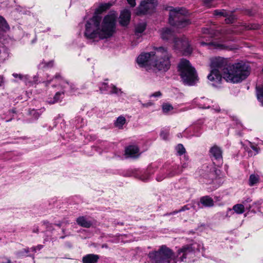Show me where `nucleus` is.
<instances>
[{
	"label": "nucleus",
	"mask_w": 263,
	"mask_h": 263,
	"mask_svg": "<svg viewBox=\"0 0 263 263\" xmlns=\"http://www.w3.org/2000/svg\"><path fill=\"white\" fill-rule=\"evenodd\" d=\"M65 238V236H61L60 237L61 239H64Z\"/></svg>",
	"instance_id": "69168bd1"
},
{
	"label": "nucleus",
	"mask_w": 263,
	"mask_h": 263,
	"mask_svg": "<svg viewBox=\"0 0 263 263\" xmlns=\"http://www.w3.org/2000/svg\"><path fill=\"white\" fill-rule=\"evenodd\" d=\"M213 0H203V4L205 6L207 7H211V3Z\"/></svg>",
	"instance_id": "c9c22d12"
},
{
	"label": "nucleus",
	"mask_w": 263,
	"mask_h": 263,
	"mask_svg": "<svg viewBox=\"0 0 263 263\" xmlns=\"http://www.w3.org/2000/svg\"><path fill=\"white\" fill-rule=\"evenodd\" d=\"M54 78H55V79H59V78H61V76L60 75V74L58 73V74H57L54 76Z\"/></svg>",
	"instance_id": "6e6d98bb"
},
{
	"label": "nucleus",
	"mask_w": 263,
	"mask_h": 263,
	"mask_svg": "<svg viewBox=\"0 0 263 263\" xmlns=\"http://www.w3.org/2000/svg\"><path fill=\"white\" fill-rule=\"evenodd\" d=\"M69 85H70V87L71 90H73L74 89V84H72V83H70L69 84Z\"/></svg>",
	"instance_id": "5fc2aeb1"
},
{
	"label": "nucleus",
	"mask_w": 263,
	"mask_h": 263,
	"mask_svg": "<svg viewBox=\"0 0 263 263\" xmlns=\"http://www.w3.org/2000/svg\"><path fill=\"white\" fill-rule=\"evenodd\" d=\"M202 107L204 108H210V106H204Z\"/></svg>",
	"instance_id": "e2e57ef3"
},
{
	"label": "nucleus",
	"mask_w": 263,
	"mask_h": 263,
	"mask_svg": "<svg viewBox=\"0 0 263 263\" xmlns=\"http://www.w3.org/2000/svg\"><path fill=\"white\" fill-rule=\"evenodd\" d=\"M128 3L131 6V7H134L136 6L135 0H127Z\"/></svg>",
	"instance_id": "37998d69"
},
{
	"label": "nucleus",
	"mask_w": 263,
	"mask_h": 263,
	"mask_svg": "<svg viewBox=\"0 0 263 263\" xmlns=\"http://www.w3.org/2000/svg\"><path fill=\"white\" fill-rule=\"evenodd\" d=\"M51 82V80L50 81H47L46 82H45V85L46 86H47L48 85H49Z\"/></svg>",
	"instance_id": "13d9d810"
},
{
	"label": "nucleus",
	"mask_w": 263,
	"mask_h": 263,
	"mask_svg": "<svg viewBox=\"0 0 263 263\" xmlns=\"http://www.w3.org/2000/svg\"><path fill=\"white\" fill-rule=\"evenodd\" d=\"M165 10L169 11V24L173 27L178 28L181 24V9L167 6Z\"/></svg>",
	"instance_id": "423d86ee"
},
{
	"label": "nucleus",
	"mask_w": 263,
	"mask_h": 263,
	"mask_svg": "<svg viewBox=\"0 0 263 263\" xmlns=\"http://www.w3.org/2000/svg\"><path fill=\"white\" fill-rule=\"evenodd\" d=\"M201 44L203 45H207L209 46H213V48L217 49H223L224 48V46L223 44L218 43L217 42H211L209 43H206L204 42H201Z\"/></svg>",
	"instance_id": "b1692460"
},
{
	"label": "nucleus",
	"mask_w": 263,
	"mask_h": 263,
	"mask_svg": "<svg viewBox=\"0 0 263 263\" xmlns=\"http://www.w3.org/2000/svg\"><path fill=\"white\" fill-rule=\"evenodd\" d=\"M176 149H177V154L179 156H181V144H178V145L176 147Z\"/></svg>",
	"instance_id": "a18cd8bd"
},
{
	"label": "nucleus",
	"mask_w": 263,
	"mask_h": 263,
	"mask_svg": "<svg viewBox=\"0 0 263 263\" xmlns=\"http://www.w3.org/2000/svg\"><path fill=\"white\" fill-rule=\"evenodd\" d=\"M38 232H39V229H38V228H36L34 229L33 230V232H34V233H37Z\"/></svg>",
	"instance_id": "4d7b16f0"
},
{
	"label": "nucleus",
	"mask_w": 263,
	"mask_h": 263,
	"mask_svg": "<svg viewBox=\"0 0 263 263\" xmlns=\"http://www.w3.org/2000/svg\"><path fill=\"white\" fill-rule=\"evenodd\" d=\"M43 65V67H52L54 65V61L51 60L48 63H42L41 64V65Z\"/></svg>",
	"instance_id": "72a5a7b5"
},
{
	"label": "nucleus",
	"mask_w": 263,
	"mask_h": 263,
	"mask_svg": "<svg viewBox=\"0 0 263 263\" xmlns=\"http://www.w3.org/2000/svg\"><path fill=\"white\" fill-rule=\"evenodd\" d=\"M138 152V147L134 145L129 146L125 149V154L130 157H136Z\"/></svg>",
	"instance_id": "6ab92c4d"
},
{
	"label": "nucleus",
	"mask_w": 263,
	"mask_h": 263,
	"mask_svg": "<svg viewBox=\"0 0 263 263\" xmlns=\"http://www.w3.org/2000/svg\"><path fill=\"white\" fill-rule=\"evenodd\" d=\"M214 14L217 16H224L227 17L229 16L228 18L226 19L227 23H231L233 22L234 20V17L230 15V13L229 12L226 11L225 10H215L214 11Z\"/></svg>",
	"instance_id": "4468645a"
},
{
	"label": "nucleus",
	"mask_w": 263,
	"mask_h": 263,
	"mask_svg": "<svg viewBox=\"0 0 263 263\" xmlns=\"http://www.w3.org/2000/svg\"><path fill=\"white\" fill-rule=\"evenodd\" d=\"M215 110L217 112H219L220 111V108H217L216 109H215Z\"/></svg>",
	"instance_id": "0e129e2a"
},
{
	"label": "nucleus",
	"mask_w": 263,
	"mask_h": 263,
	"mask_svg": "<svg viewBox=\"0 0 263 263\" xmlns=\"http://www.w3.org/2000/svg\"><path fill=\"white\" fill-rule=\"evenodd\" d=\"M187 13H188L186 9H183L182 8V16L185 15V17H182V22H181L182 28L184 27L191 24V21H190V19L186 16Z\"/></svg>",
	"instance_id": "aec40b11"
},
{
	"label": "nucleus",
	"mask_w": 263,
	"mask_h": 263,
	"mask_svg": "<svg viewBox=\"0 0 263 263\" xmlns=\"http://www.w3.org/2000/svg\"><path fill=\"white\" fill-rule=\"evenodd\" d=\"M149 175L147 174H143L141 175L140 179L144 181H145L148 179Z\"/></svg>",
	"instance_id": "4c0bfd02"
},
{
	"label": "nucleus",
	"mask_w": 263,
	"mask_h": 263,
	"mask_svg": "<svg viewBox=\"0 0 263 263\" xmlns=\"http://www.w3.org/2000/svg\"><path fill=\"white\" fill-rule=\"evenodd\" d=\"M55 225L58 226V227H60L62 226V222H60L58 223L55 224Z\"/></svg>",
	"instance_id": "bf43d9fd"
},
{
	"label": "nucleus",
	"mask_w": 263,
	"mask_h": 263,
	"mask_svg": "<svg viewBox=\"0 0 263 263\" xmlns=\"http://www.w3.org/2000/svg\"><path fill=\"white\" fill-rule=\"evenodd\" d=\"M210 66L211 69L208 79L214 86L219 85L222 78L227 82L238 83L250 74L249 66L243 62L231 65L227 59L221 57L212 59Z\"/></svg>",
	"instance_id": "f257e3e1"
},
{
	"label": "nucleus",
	"mask_w": 263,
	"mask_h": 263,
	"mask_svg": "<svg viewBox=\"0 0 263 263\" xmlns=\"http://www.w3.org/2000/svg\"><path fill=\"white\" fill-rule=\"evenodd\" d=\"M182 81L188 86L194 85L198 81L197 71L189 60L182 59Z\"/></svg>",
	"instance_id": "39448f33"
},
{
	"label": "nucleus",
	"mask_w": 263,
	"mask_h": 263,
	"mask_svg": "<svg viewBox=\"0 0 263 263\" xmlns=\"http://www.w3.org/2000/svg\"><path fill=\"white\" fill-rule=\"evenodd\" d=\"M247 29L249 30V29H255L254 28H253L252 27H249L248 26L247 28Z\"/></svg>",
	"instance_id": "680f3d73"
},
{
	"label": "nucleus",
	"mask_w": 263,
	"mask_h": 263,
	"mask_svg": "<svg viewBox=\"0 0 263 263\" xmlns=\"http://www.w3.org/2000/svg\"><path fill=\"white\" fill-rule=\"evenodd\" d=\"M182 253H183V254L182 255V261L183 260V258H186L185 256V252L186 251V249L185 248H182L181 250Z\"/></svg>",
	"instance_id": "de8ad7c7"
},
{
	"label": "nucleus",
	"mask_w": 263,
	"mask_h": 263,
	"mask_svg": "<svg viewBox=\"0 0 263 263\" xmlns=\"http://www.w3.org/2000/svg\"><path fill=\"white\" fill-rule=\"evenodd\" d=\"M42 248H43L42 245H38L36 247H33L31 248L30 249L31 251H33V252H36V250H40Z\"/></svg>",
	"instance_id": "58836bf2"
},
{
	"label": "nucleus",
	"mask_w": 263,
	"mask_h": 263,
	"mask_svg": "<svg viewBox=\"0 0 263 263\" xmlns=\"http://www.w3.org/2000/svg\"><path fill=\"white\" fill-rule=\"evenodd\" d=\"M2 263H11V261L10 259H7V260L6 262H3Z\"/></svg>",
	"instance_id": "052dcab7"
},
{
	"label": "nucleus",
	"mask_w": 263,
	"mask_h": 263,
	"mask_svg": "<svg viewBox=\"0 0 263 263\" xmlns=\"http://www.w3.org/2000/svg\"><path fill=\"white\" fill-rule=\"evenodd\" d=\"M110 89V85L109 86L106 83H103L100 86V90L101 93H106L108 91L109 89Z\"/></svg>",
	"instance_id": "c85d7f7f"
},
{
	"label": "nucleus",
	"mask_w": 263,
	"mask_h": 263,
	"mask_svg": "<svg viewBox=\"0 0 263 263\" xmlns=\"http://www.w3.org/2000/svg\"><path fill=\"white\" fill-rule=\"evenodd\" d=\"M23 251H24V254L28 253L30 251V249L28 248H27L24 249Z\"/></svg>",
	"instance_id": "603ef678"
},
{
	"label": "nucleus",
	"mask_w": 263,
	"mask_h": 263,
	"mask_svg": "<svg viewBox=\"0 0 263 263\" xmlns=\"http://www.w3.org/2000/svg\"><path fill=\"white\" fill-rule=\"evenodd\" d=\"M157 5V0H144L137 8L136 14L139 15L151 13L154 11Z\"/></svg>",
	"instance_id": "0eeeda50"
},
{
	"label": "nucleus",
	"mask_w": 263,
	"mask_h": 263,
	"mask_svg": "<svg viewBox=\"0 0 263 263\" xmlns=\"http://www.w3.org/2000/svg\"><path fill=\"white\" fill-rule=\"evenodd\" d=\"M15 254L18 257H22L24 256V252L23 250L22 251H17L15 253Z\"/></svg>",
	"instance_id": "ea45409f"
},
{
	"label": "nucleus",
	"mask_w": 263,
	"mask_h": 263,
	"mask_svg": "<svg viewBox=\"0 0 263 263\" xmlns=\"http://www.w3.org/2000/svg\"><path fill=\"white\" fill-rule=\"evenodd\" d=\"M260 180L259 176L257 174H251L249 179V185L252 186L259 183Z\"/></svg>",
	"instance_id": "412c9836"
},
{
	"label": "nucleus",
	"mask_w": 263,
	"mask_h": 263,
	"mask_svg": "<svg viewBox=\"0 0 263 263\" xmlns=\"http://www.w3.org/2000/svg\"><path fill=\"white\" fill-rule=\"evenodd\" d=\"M174 254L165 246H162L158 251L148 254L151 263H176Z\"/></svg>",
	"instance_id": "20e7f679"
},
{
	"label": "nucleus",
	"mask_w": 263,
	"mask_h": 263,
	"mask_svg": "<svg viewBox=\"0 0 263 263\" xmlns=\"http://www.w3.org/2000/svg\"><path fill=\"white\" fill-rule=\"evenodd\" d=\"M109 94H116L118 96H120L123 93V91L120 88L117 87L113 84L110 85V90L108 92Z\"/></svg>",
	"instance_id": "5701e85b"
},
{
	"label": "nucleus",
	"mask_w": 263,
	"mask_h": 263,
	"mask_svg": "<svg viewBox=\"0 0 263 263\" xmlns=\"http://www.w3.org/2000/svg\"><path fill=\"white\" fill-rule=\"evenodd\" d=\"M4 83V78L3 76H0V86Z\"/></svg>",
	"instance_id": "3c124183"
},
{
	"label": "nucleus",
	"mask_w": 263,
	"mask_h": 263,
	"mask_svg": "<svg viewBox=\"0 0 263 263\" xmlns=\"http://www.w3.org/2000/svg\"><path fill=\"white\" fill-rule=\"evenodd\" d=\"M141 104H142V107H147L148 106H152L153 104L151 102H148L147 103H141Z\"/></svg>",
	"instance_id": "49530a36"
},
{
	"label": "nucleus",
	"mask_w": 263,
	"mask_h": 263,
	"mask_svg": "<svg viewBox=\"0 0 263 263\" xmlns=\"http://www.w3.org/2000/svg\"><path fill=\"white\" fill-rule=\"evenodd\" d=\"M202 32L204 34H212V30L208 28H203L202 29Z\"/></svg>",
	"instance_id": "79ce46f5"
},
{
	"label": "nucleus",
	"mask_w": 263,
	"mask_h": 263,
	"mask_svg": "<svg viewBox=\"0 0 263 263\" xmlns=\"http://www.w3.org/2000/svg\"><path fill=\"white\" fill-rule=\"evenodd\" d=\"M193 49L189 39L182 35V55H190L192 53Z\"/></svg>",
	"instance_id": "9d476101"
},
{
	"label": "nucleus",
	"mask_w": 263,
	"mask_h": 263,
	"mask_svg": "<svg viewBox=\"0 0 263 263\" xmlns=\"http://www.w3.org/2000/svg\"><path fill=\"white\" fill-rule=\"evenodd\" d=\"M138 65L147 70L154 68L158 70H167L170 66L168 52L165 48L159 47L155 51L141 54L137 59Z\"/></svg>",
	"instance_id": "7ed1b4c3"
},
{
	"label": "nucleus",
	"mask_w": 263,
	"mask_h": 263,
	"mask_svg": "<svg viewBox=\"0 0 263 263\" xmlns=\"http://www.w3.org/2000/svg\"><path fill=\"white\" fill-rule=\"evenodd\" d=\"M160 136L163 139L166 140L168 136V132L167 130H162L160 133Z\"/></svg>",
	"instance_id": "f704fd0d"
},
{
	"label": "nucleus",
	"mask_w": 263,
	"mask_h": 263,
	"mask_svg": "<svg viewBox=\"0 0 263 263\" xmlns=\"http://www.w3.org/2000/svg\"><path fill=\"white\" fill-rule=\"evenodd\" d=\"M173 106L169 104L164 103L162 105V110L164 113L168 112L169 111L173 109Z\"/></svg>",
	"instance_id": "c756f323"
},
{
	"label": "nucleus",
	"mask_w": 263,
	"mask_h": 263,
	"mask_svg": "<svg viewBox=\"0 0 263 263\" xmlns=\"http://www.w3.org/2000/svg\"><path fill=\"white\" fill-rule=\"evenodd\" d=\"M165 177V176H164V175H163L162 177H160V176H158L157 177V181H162L164 178Z\"/></svg>",
	"instance_id": "8fccbe9b"
},
{
	"label": "nucleus",
	"mask_w": 263,
	"mask_h": 263,
	"mask_svg": "<svg viewBox=\"0 0 263 263\" xmlns=\"http://www.w3.org/2000/svg\"><path fill=\"white\" fill-rule=\"evenodd\" d=\"M161 96H162L161 92L160 91H157V92H155L152 93L150 96V97H160Z\"/></svg>",
	"instance_id": "e433bc0d"
},
{
	"label": "nucleus",
	"mask_w": 263,
	"mask_h": 263,
	"mask_svg": "<svg viewBox=\"0 0 263 263\" xmlns=\"http://www.w3.org/2000/svg\"><path fill=\"white\" fill-rule=\"evenodd\" d=\"M200 202L205 207H212L214 205V200L209 196H205L201 197Z\"/></svg>",
	"instance_id": "a211bd4d"
},
{
	"label": "nucleus",
	"mask_w": 263,
	"mask_h": 263,
	"mask_svg": "<svg viewBox=\"0 0 263 263\" xmlns=\"http://www.w3.org/2000/svg\"><path fill=\"white\" fill-rule=\"evenodd\" d=\"M177 68H178V71H181V63H178V66H177Z\"/></svg>",
	"instance_id": "864d4df0"
},
{
	"label": "nucleus",
	"mask_w": 263,
	"mask_h": 263,
	"mask_svg": "<svg viewBox=\"0 0 263 263\" xmlns=\"http://www.w3.org/2000/svg\"><path fill=\"white\" fill-rule=\"evenodd\" d=\"M13 76L14 78H18L20 80H23L27 84V80L28 79L27 76H24L21 74L13 73Z\"/></svg>",
	"instance_id": "473e14b6"
},
{
	"label": "nucleus",
	"mask_w": 263,
	"mask_h": 263,
	"mask_svg": "<svg viewBox=\"0 0 263 263\" xmlns=\"http://www.w3.org/2000/svg\"><path fill=\"white\" fill-rule=\"evenodd\" d=\"M62 232H63V233H65V230H64V229H63V230H62Z\"/></svg>",
	"instance_id": "338daca9"
},
{
	"label": "nucleus",
	"mask_w": 263,
	"mask_h": 263,
	"mask_svg": "<svg viewBox=\"0 0 263 263\" xmlns=\"http://www.w3.org/2000/svg\"><path fill=\"white\" fill-rule=\"evenodd\" d=\"M182 156H183V160L182 159V168H185L191 166V160L189 156L186 153L185 148L182 145Z\"/></svg>",
	"instance_id": "f3484780"
},
{
	"label": "nucleus",
	"mask_w": 263,
	"mask_h": 263,
	"mask_svg": "<svg viewBox=\"0 0 263 263\" xmlns=\"http://www.w3.org/2000/svg\"><path fill=\"white\" fill-rule=\"evenodd\" d=\"M146 28V25L144 23H140L136 27V35H138V33H142Z\"/></svg>",
	"instance_id": "bb28decb"
},
{
	"label": "nucleus",
	"mask_w": 263,
	"mask_h": 263,
	"mask_svg": "<svg viewBox=\"0 0 263 263\" xmlns=\"http://www.w3.org/2000/svg\"><path fill=\"white\" fill-rule=\"evenodd\" d=\"M32 112H33V115L34 116L35 118H38L39 116H40L39 113L37 111H36L35 110H32Z\"/></svg>",
	"instance_id": "09e8293b"
},
{
	"label": "nucleus",
	"mask_w": 263,
	"mask_h": 263,
	"mask_svg": "<svg viewBox=\"0 0 263 263\" xmlns=\"http://www.w3.org/2000/svg\"><path fill=\"white\" fill-rule=\"evenodd\" d=\"M117 16L114 13L106 15L101 22V16L96 15L88 20L85 24L84 35L87 39H108L116 31Z\"/></svg>",
	"instance_id": "f03ea898"
},
{
	"label": "nucleus",
	"mask_w": 263,
	"mask_h": 263,
	"mask_svg": "<svg viewBox=\"0 0 263 263\" xmlns=\"http://www.w3.org/2000/svg\"><path fill=\"white\" fill-rule=\"evenodd\" d=\"M62 93H63V92L62 93L60 92H57L53 97V101L51 100L49 102V103L54 104V103L58 102L59 100H60V97Z\"/></svg>",
	"instance_id": "2f4dec72"
},
{
	"label": "nucleus",
	"mask_w": 263,
	"mask_h": 263,
	"mask_svg": "<svg viewBox=\"0 0 263 263\" xmlns=\"http://www.w3.org/2000/svg\"><path fill=\"white\" fill-rule=\"evenodd\" d=\"M161 37L164 40L173 41L174 48L175 50H179L180 48V40L177 38L174 31L168 28H163L161 30Z\"/></svg>",
	"instance_id": "6e6552de"
},
{
	"label": "nucleus",
	"mask_w": 263,
	"mask_h": 263,
	"mask_svg": "<svg viewBox=\"0 0 263 263\" xmlns=\"http://www.w3.org/2000/svg\"><path fill=\"white\" fill-rule=\"evenodd\" d=\"M178 167H173L171 168V170L170 171V172L167 174V176L168 177H172L174 176L175 175L178 174Z\"/></svg>",
	"instance_id": "7c9ffc66"
},
{
	"label": "nucleus",
	"mask_w": 263,
	"mask_h": 263,
	"mask_svg": "<svg viewBox=\"0 0 263 263\" xmlns=\"http://www.w3.org/2000/svg\"><path fill=\"white\" fill-rule=\"evenodd\" d=\"M257 99L263 106V87L261 88L256 87Z\"/></svg>",
	"instance_id": "cd10ccee"
},
{
	"label": "nucleus",
	"mask_w": 263,
	"mask_h": 263,
	"mask_svg": "<svg viewBox=\"0 0 263 263\" xmlns=\"http://www.w3.org/2000/svg\"><path fill=\"white\" fill-rule=\"evenodd\" d=\"M251 147L255 152L254 155L258 153L259 150V148L252 145V144H251Z\"/></svg>",
	"instance_id": "a19ab883"
},
{
	"label": "nucleus",
	"mask_w": 263,
	"mask_h": 263,
	"mask_svg": "<svg viewBox=\"0 0 263 263\" xmlns=\"http://www.w3.org/2000/svg\"><path fill=\"white\" fill-rule=\"evenodd\" d=\"M9 26L4 17L0 16V30L6 31L9 29Z\"/></svg>",
	"instance_id": "a878e982"
},
{
	"label": "nucleus",
	"mask_w": 263,
	"mask_h": 263,
	"mask_svg": "<svg viewBox=\"0 0 263 263\" xmlns=\"http://www.w3.org/2000/svg\"><path fill=\"white\" fill-rule=\"evenodd\" d=\"M199 172L203 178L210 180H213L216 176L215 168L212 165H203Z\"/></svg>",
	"instance_id": "1a4fd4ad"
},
{
	"label": "nucleus",
	"mask_w": 263,
	"mask_h": 263,
	"mask_svg": "<svg viewBox=\"0 0 263 263\" xmlns=\"http://www.w3.org/2000/svg\"><path fill=\"white\" fill-rule=\"evenodd\" d=\"M100 256L94 254H88L84 256L82 258L83 263H97Z\"/></svg>",
	"instance_id": "dca6fc26"
},
{
	"label": "nucleus",
	"mask_w": 263,
	"mask_h": 263,
	"mask_svg": "<svg viewBox=\"0 0 263 263\" xmlns=\"http://www.w3.org/2000/svg\"><path fill=\"white\" fill-rule=\"evenodd\" d=\"M76 222L78 225L85 228H90L92 224V222L85 216L78 217L76 219Z\"/></svg>",
	"instance_id": "2eb2a0df"
},
{
	"label": "nucleus",
	"mask_w": 263,
	"mask_h": 263,
	"mask_svg": "<svg viewBox=\"0 0 263 263\" xmlns=\"http://www.w3.org/2000/svg\"><path fill=\"white\" fill-rule=\"evenodd\" d=\"M111 6L110 3H104L101 4L96 10V13H101L104 11L108 9Z\"/></svg>",
	"instance_id": "4be33fe9"
},
{
	"label": "nucleus",
	"mask_w": 263,
	"mask_h": 263,
	"mask_svg": "<svg viewBox=\"0 0 263 263\" xmlns=\"http://www.w3.org/2000/svg\"><path fill=\"white\" fill-rule=\"evenodd\" d=\"M251 199L248 198L246 200L243 201L241 204H236L233 207V210L235 212L238 214H242L245 212V209L250 210L251 206L249 205H247V203L250 202Z\"/></svg>",
	"instance_id": "9b49d317"
},
{
	"label": "nucleus",
	"mask_w": 263,
	"mask_h": 263,
	"mask_svg": "<svg viewBox=\"0 0 263 263\" xmlns=\"http://www.w3.org/2000/svg\"><path fill=\"white\" fill-rule=\"evenodd\" d=\"M222 153L221 148L216 145L211 147L210 150V156L220 162L222 160Z\"/></svg>",
	"instance_id": "ddd939ff"
},
{
	"label": "nucleus",
	"mask_w": 263,
	"mask_h": 263,
	"mask_svg": "<svg viewBox=\"0 0 263 263\" xmlns=\"http://www.w3.org/2000/svg\"><path fill=\"white\" fill-rule=\"evenodd\" d=\"M192 208V206L190 204L184 205L183 207H182V211L190 210Z\"/></svg>",
	"instance_id": "c03bdc74"
},
{
	"label": "nucleus",
	"mask_w": 263,
	"mask_h": 263,
	"mask_svg": "<svg viewBox=\"0 0 263 263\" xmlns=\"http://www.w3.org/2000/svg\"><path fill=\"white\" fill-rule=\"evenodd\" d=\"M125 118L123 116H120L117 119L115 124L116 127L119 128H121L123 125L125 124Z\"/></svg>",
	"instance_id": "393cba45"
},
{
	"label": "nucleus",
	"mask_w": 263,
	"mask_h": 263,
	"mask_svg": "<svg viewBox=\"0 0 263 263\" xmlns=\"http://www.w3.org/2000/svg\"><path fill=\"white\" fill-rule=\"evenodd\" d=\"M130 12L127 9L122 11L120 15V23L122 26H126L130 20Z\"/></svg>",
	"instance_id": "f8f14e48"
}]
</instances>
